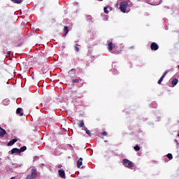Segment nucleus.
Returning a JSON list of instances; mask_svg holds the SVG:
<instances>
[{
	"label": "nucleus",
	"instance_id": "9d476101",
	"mask_svg": "<svg viewBox=\"0 0 179 179\" xmlns=\"http://www.w3.org/2000/svg\"><path fill=\"white\" fill-rule=\"evenodd\" d=\"M5 135H6V130L1 127L0 129V137L3 138V136H5Z\"/></svg>",
	"mask_w": 179,
	"mask_h": 179
},
{
	"label": "nucleus",
	"instance_id": "a211bd4d",
	"mask_svg": "<svg viewBox=\"0 0 179 179\" xmlns=\"http://www.w3.org/2000/svg\"><path fill=\"white\" fill-rule=\"evenodd\" d=\"M78 127L79 128H85V122H83V120H80V124Z\"/></svg>",
	"mask_w": 179,
	"mask_h": 179
},
{
	"label": "nucleus",
	"instance_id": "2eb2a0df",
	"mask_svg": "<svg viewBox=\"0 0 179 179\" xmlns=\"http://www.w3.org/2000/svg\"><path fill=\"white\" fill-rule=\"evenodd\" d=\"M82 80L80 79V78H76V79H73L72 80V83L75 84V83H79L80 81Z\"/></svg>",
	"mask_w": 179,
	"mask_h": 179
},
{
	"label": "nucleus",
	"instance_id": "dca6fc26",
	"mask_svg": "<svg viewBox=\"0 0 179 179\" xmlns=\"http://www.w3.org/2000/svg\"><path fill=\"white\" fill-rule=\"evenodd\" d=\"M64 31H66L64 36L66 37V34H68V33H69V29L68 27H64Z\"/></svg>",
	"mask_w": 179,
	"mask_h": 179
},
{
	"label": "nucleus",
	"instance_id": "5701e85b",
	"mask_svg": "<svg viewBox=\"0 0 179 179\" xmlns=\"http://www.w3.org/2000/svg\"><path fill=\"white\" fill-rule=\"evenodd\" d=\"M167 22H169L168 20L166 19L164 20V24L166 26L165 30H169V27H167Z\"/></svg>",
	"mask_w": 179,
	"mask_h": 179
},
{
	"label": "nucleus",
	"instance_id": "f8f14e48",
	"mask_svg": "<svg viewBox=\"0 0 179 179\" xmlns=\"http://www.w3.org/2000/svg\"><path fill=\"white\" fill-rule=\"evenodd\" d=\"M22 110L23 109H22V108H17L16 114H18L19 115H20V117H22L23 115V113H22Z\"/></svg>",
	"mask_w": 179,
	"mask_h": 179
},
{
	"label": "nucleus",
	"instance_id": "f3484780",
	"mask_svg": "<svg viewBox=\"0 0 179 179\" xmlns=\"http://www.w3.org/2000/svg\"><path fill=\"white\" fill-rule=\"evenodd\" d=\"M27 149V147H26V145H24L23 147L20 148V149H19L20 153H22V152L26 151Z\"/></svg>",
	"mask_w": 179,
	"mask_h": 179
},
{
	"label": "nucleus",
	"instance_id": "f704fd0d",
	"mask_svg": "<svg viewBox=\"0 0 179 179\" xmlns=\"http://www.w3.org/2000/svg\"><path fill=\"white\" fill-rule=\"evenodd\" d=\"M175 141H176V143L177 146H178V145H179L178 141L175 140Z\"/></svg>",
	"mask_w": 179,
	"mask_h": 179
},
{
	"label": "nucleus",
	"instance_id": "72a5a7b5",
	"mask_svg": "<svg viewBox=\"0 0 179 179\" xmlns=\"http://www.w3.org/2000/svg\"><path fill=\"white\" fill-rule=\"evenodd\" d=\"M14 143H16V142H17V139L16 138H13V140H11Z\"/></svg>",
	"mask_w": 179,
	"mask_h": 179
},
{
	"label": "nucleus",
	"instance_id": "9b49d317",
	"mask_svg": "<svg viewBox=\"0 0 179 179\" xmlns=\"http://www.w3.org/2000/svg\"><path fill=\"white\" fill-rule=\"evenodd\" d=\"M59 176L62 178H65V171L64 170H59Z\"/></svg>",
	"mask_w": 179,
	"mask_h": 179
},
{
	"label": "nucleus",
	"instance_id": "1a4fd4ad",
	"mask_svg": "<svg viewBox=\"0 0 179 179\" xmlns=\"http://www.w3.org/2000/svg\"><path fill=\"white\" fill-rule=\"evenodd\" d=\"M83 158L80 157L78 160L77 161V167L78 169H80V166L83 164Z\"/></svg>",
	"mask_w": 179,
	"mask_h": 179
},
{
	"label": "nucleus",
	"instance_id": "bb28decb",
	"mask_svg": "<svg viewBox=\"0 0 179 179\" xmlns=\"http://www.w3.org/2000/svg\"><path fill=\"white\" fill-rule=\"evenodd\" d=\"M151 107L156 108L157 107V103L156 102H152V103L151 104Z\"/></svg>",
	"mask_w": 179,
	"mask_h": 179
},
{
	"label": "nucleus",
	"instance_id": "a878e982",
	"mask_svg": "<svg viewBox=\"0 0 179 179\" xmlns=\"http://www.w3.org/2000/svg\"><path fill=\"white\" fill-rule=\"evenodd\" d=\"M166 156H167L168 159H169V160L173 159V155H171V153H169Z\"/></svg>",
	"mask_w": 179,
	"mask_h": 179
},
{
	"label": "nucleus",
	"instance_id": "ddd939ff",
	"mask_svg": "<svg viewBox=\"0 0 179 179\" xmlns=\"http://www.w3.org/2000/svg\"><path fill=\"white\" fill-rule=\"evenodd\" d=\"M177 83H178V80L177 78H174L173 80H172L171 85H173V87H174V86H176Z\"/></svg>",
	"mask_w": 179,
	"mask_h": 179
},
{
	"label": "nucleus",
	"instance_id": "7ed1b4c3",
	"mask_svg": "<svg viewBox=\"0 0 179 179\" xmlns=\"http://www.w3.org/2000/svg\"><path fill=\"white\" fill-rule=\"evenodd\" d=\"M122 164L124 167H127V169H132L134 167V162L129 161L128 159H123Z\"/></svg>",
	"mask_w": 179,
	"mask_h": 179
},
{
	"label": "nucleus",
	"instance_id": "f257e3e1",
	"mask_svg": "<svg viewBox=\"0 0 179 179\" xmlns=\"http://www.w3.org/2000/svg\"><path fill=\"white\" fill-rule=\"evenodd\" d=\"M117 48L118 46L115 43H113V42H109L108 43V51H109V52H112V54H120V52L117 51Z\"/></svg>",
	"mask_w": 179,
	"mask_h": 179
},
{
	"label": "nucleus",
	"instance_id": "4c0bfd02",
	"mask_svg": "<svg viewBox=\"0 0 179 179\" xmlns=\"http://www.w3.org/2000/svg\"><path fill=\"white\" fill-rule=\"evenodd\" d=\"M178 69H179V65L178 66Z\"/></svg>",
	"mask_w": 179,
	"mask_h": 179
},
{
	"label": "nucleus",
	"instance_id": "39448f33",
	"mask_svg": "<svg viewBox=\"0 0 179 179\" xmlns=\"http://www.w3.org/2000/svg\"><path fill=\"white\" fill-rule=\"evenodd\" d=\"M150 48L152 51H157L159 50V45L155 42H152L150 45Z\"/></svg>",
	"mask_w": 179,
	"mask_h": 179
},
{
	"label": "nucleus",
	"instance_id": "aec40b11",
	"mask_svg": "<svg viewBox=\"0 0 179 179\" xmlns=\"http://www.w3.org/2000/svg\"><path fill=\"white\" fill-rule=\"evenodd\" d=\"M11 2H13V3H22V2H23V0H11Z\"/></svg>",
	"mask_w": 179,
	"mask_h": 179
},
{
	"label": "nucleus",
	"instance_id": "473e14b6",
	"mask_svg": "<svg viewBox=\"0 0 179 179\" xmlns=\"http://www.w3.org/2000/svg\"><path fill=\"white\" fill-rule=\"evenodd\" d=\"M14 143H16V142H17V139L16 138H13V140H11Z\"/></svg>",
	"mask_w": 179,
	"mask_h": 179
},
{
	"label": "nucleus",
	"instance_id": "6ab92c4d",
	"mask_svg": "<svg viewBox=\"0 0 179 179\" xmlns=\"http://www.w3.org/2000/svg\"><path fill=\"white\" fill-rule=\"evenodd\" d=\"M85 19L87 22H92V15H85Z\"/></svg>",
	"mask_w": 179,
	"mask_h": 179
},
{
	"label": "nucleus",
	"instance_id": "b1692460",
	"mask_svg": "<svg viewBox=\"0 0 179 179\" xmlns=\"http://www.w3.org/2000/svg\"><path fill=\"white\" fill-rule=\"evenodd\" d=\"M163 79H164V77H161L159 80H158V85H162V83L163 82Z\"/></svg>",
	"mask_w": 179,
	"mask_h": 179
},
{
	"label": "nucleus",
	"instance_id": "cd10ccee",
	"mask_svg": "<svg viewBox=\"0 0 179 179\" xmlns=\"http://www.w3.org/2000/svg\"><path fill=\"white\" fill-rule=\"evenodd\" d=\"M15 145V143H13V141L11 140V141H10L9 142H8V146H12V145Z\"/></svg>",
	"mask_w": 179,
	"mask_h": 179
},
{
	"label": "nucleus",
	"instance_id": "412c9836",
	"mask_svg": "<svg viewBox=\"0 0 179 179\" xmlns=\"http://www.w3.org/2000/svg\"><path fill=\"white\" fill-rule=\"evenodd\" d=\"M10 101L9 99H6L3 101V106H8Z\"/></svg>",
	"mask_w": 179,
	"mask_h": 179
},
{
	"label": "nucleus",
	"instance_id": "c85d7f7f",
	"mask_svg": "<svg viewBox=\"0 0 179 179\" xmlns=\"http://www.w3.org/2000/svg\"><path fill=\"white\" fill-rule=\"evenodd\" d=\"M113 75H118V71L117 69H113Z\"/></svg>",
	"mask_w": 179,
	"mask_h": 179
},
{
	"label": "nucleus",
	"instance_id": "f03ea898",
	"mask_svg": "<svg viewBox=\"0 0 179 179\" xmlns=\"http://www.w3.org/2000/svg\"><path fill=\"white\" fill-rule=\"evenodd\" d=\"M127 6H128V1H122L120 3V9L121 12H122V13H128V12H129V11L127 12Z\"/></svg>",
	"mask_w": 179,
	"mask_h": 179
},
{
	"label": "nucleus",
	"instance_id": "58836bf2",
	"mask_svg": "<svg viewBox=\"0 0 179 179\" xmlns=\"http://www.w3.org/2000/svg\"><path fill=\"white\" fill-rule=\"evenodd\" d=\"M2 127H0V129H1Z\"/></svg>",
	"mask_w": 179,
	"mask_h": 179
},
{
	"label": "nucleus",
	"instance_id": "e433bc0d",
	"mask_svg": "<svg viewBox=\"0 0 179 179\" xmlns=\"http://www.w3.org/2000/svg\"><path fill=\"white\" fill-rule=\"evenodd\" d=\"M98 1H103V0H98Z\"/></svg>",
	"mask_w": 179,
	"mask_h": 179
},
{
	"label": "nucleus",
	"instance_id": "7c9ffc66",
	"mask_svg": "<svg viewBox=\"0 0 179 179\" xmlns=\"http://www.w3.org/2000/svg\"><path fill=\"white\" fill-rule=\"evenodd\" d=\"M101 135H102V136H107V132L106 131H103L101 134Z\"/></svg>",
	"mask_w": 179,
	"mask_h": 179
},
{
	"label": "nucleus",
	"instance_id": "2f4dec72",
	"mask_svg": "<svg viewBox=\"0 0 179 179\" xmlns=\"http://www.w3.org/2000/svg\"><path fill=\"white\" fill-rule=\"evenodd\" d=\"M167 73H169V71H165L163 75L162 76L163 78H165L166 77V75H167Z\"/></svg>",
	"mask_w": 179,
	"mask_h": 179
},
{
	"label": "nucleus",
	"instance_id": "20e7f679",
	"mask_svg": "<svg viewBox=\"0 0 179 179\" xmlns=\"http://www.w3.org/2000/svg\"><path fill=\"white\" fill-rule=\"evenodd\" d=\"M37 177V169H31V173L27 176V179H34Z\"/></svg>",
	"mask_w": 179,
	"mask_h": 179
},
{
	"label": "nucleus",
	"instance_id": "c9c22d12",
	"mask_svg": "<svg viewBox=\"0 0 179 179\" xmlns=\"http://www.w3.org/2000/svg\"><path fill=\"white\" fill-rule=\"evenodd\" d=\"M8 55H10V52H8Z\"/></svg>",
	"mask_w": 179,
	"mask_h": 179
},
{
	"label": "nucleus",
	"instance_id": "0eeeda50",
	"mask_svg": "<svg viewBox=\"0 0 179 179\" xmlns=\"http://www.w3.org/2000/svg\"><path fill=\"white\" fill-rule=\"evenodd\" d=\"M69 75H70V78H73L75 75H76V69H72L69 71Z\"/></svg>",
	"mask_w": 179,
	"mask_h": 179
},
{
	"label": "nucleus",
	"instance_id": "4be33fe9",
	"mask_svg": "<svg viewBox=\"0 0 179 179\" xmlns=\"http://www.w3.org/2000/svg\"><path fill=\"white\" fill-rule=\"evenodd\" d=\"M74 50L76 52H79L80 49H79V45L78 43H76L74 46Z\"/></svg>",
	"mask_w": 179,
	"mask_h": 179
},
{
	"label": "nucleus",
	"instance_id": "393cba45",
	"mask_svg": "<svg viewBox=\"0 0 179 179\" xmlns=\"http://www.w3.org/2000/svg\"><path fill=\"white\" fill-rule=\"evenodd\" d=\"M141 150V148L139 147V145H136V146H134V150H136V152H138V150Z\"/></svg>",
	"mask_w": 179,
	"mask_h": 179
},
{
	"label": "nucleus",
	"instance_id": "6e6552de",
	"mask_svg": "<svg viewBox=\"0 0 179 179\" xmlns=\"http://www.w3.org/2000/svg\"><path fill=\"white\" fill-rule=\"evenodd\" d=\"M113 10V8H111L110 6H108L106 7H104L103 8V11L105 13L108 14L110 12H111Z\"/></svg>",
	"mask_w": 179,
	"mask_h": 179
},
{
	"label": "nucleus",
	"instance_id": "4468645a",
	"mask_svg": "<svg viewBox=\"0 0 179 179\" xmlns=\"http://www.w3.org/2000/svg\"><path fill=\"white\" fill-rule=\"evenodd\" d=\"M84 131H85L87 135H88L89 136H92V133L90 132V130L87 129V127H84Z\"/></svg>",
	"mask_w": 179,
	"mask_h": 179
},
{
	"label": "nucleus",
	"instance_id": "c756f323",
	"mask_svg": "<svg viewBox=\"0 0 179 179\" xmlns=\"http://www.w3.org/2000/svg\"><path fill=\"white\" fill-rule=\"evenodd\" d=\"M164 9H169V10L170 11V13L171 14L173 13V9H171V8H170L169 7H166V6L164 7Z\"/></svg>",
	"mask_w": 179,
	"mask_h": 179
},
{
	"label": "nucleus",
	"instance_id": "423d86ee",
	"mask_svg": "<svg viewBox=\"0 0 179 179\" xmlns=\"http://www.w3.org/2000/svg\"><path fill=\"white\" fill-rule=\"evenodd\" d=\"M20 153V150H19V148H13L10 151L8 152V155H19Z\"/></svg>",
	"mask_w": 179,
	"mask_h": 179
}]
</instances>
